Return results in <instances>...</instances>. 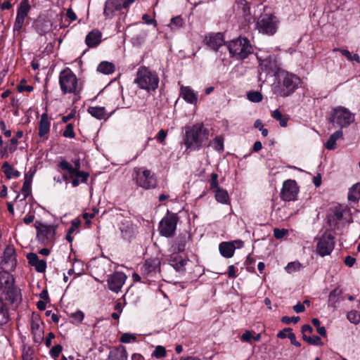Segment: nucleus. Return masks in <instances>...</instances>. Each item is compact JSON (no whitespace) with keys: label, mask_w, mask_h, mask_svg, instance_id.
<instances>
[{"label":"nucleus","mask_w":360,"mask_h":360,"mask_svg":"<svg viewBox=\"0 0 360 360\" xmlns=\"http://www.w3.org/2000/svg\"><path fill=\"white\" fill-rule=\"evenodd\" d=\"M209 137V131L202 123H196L192 126L185 127L184 143L186 149L198 150Z\"/></svg>","instance_id":"nucleus-1"},{"label":"nucleus","mask_w":360,"mask_h":360,"mask_svg":"<svg viewBox=\"0 0 360 360\" xmlns=\"http://www.w3.org/2000/svg\"><path fill=\"white\" fill-rule=\"evenodd\" d=\"M0 292L11 304H18L22 300L20 290L15 285V279L10 271H0Z\"/></svg>","instance_id":"nucleus-2"},{"label":"nucleus","mask_w":360,"mask_h":360,"mask_svg":"<svg viewBox=\"0 0 360 360\" xmlns=\"http://www.w3.org/2000/svg\"><path fill=\"white\" fill-rule=\"evenodd\" d=\"M138 86L148 91L155 90L159 84L158 75L146 67H140L136 72L134 80Z\"/></svg>","instance_id":"nucleus-3"},{"label":"nucleus","mask_w":360,"mask_h":360,"mask_svg":"<svg viewBox=\"0 0 360 360\" xmlns=\"http://www.w3.org/2000/svg\"><path fill=\"white\" fill-rule=\"evenodd\" d=\"M354 121V114L342 106H337L333 108L329 117V122L333 126L339 127L340 129L347 127Z\"/></svg>","instance_id":"nucleus-4"},{"label":"nucleus","mask_w":360,"mask_h":360,"mask_svg":"<svg viewBox=\"0 0 360 360\" xmlns=\"http://www.w3.org/2000/svg\"><path fill=\"white\" fill-rule=\"evenodd\" d=\"M228 49L231 56L237 60L246 58L252 53V47L246 38L239 37L229 42Z\"/></svg>","instance_id":"nucleus-5"},{"label":"nucleus","mask_w":360,"mask_h":360,"mask_svg":"<svg viewBox=\"0 0 360 360\" xmlns=\"http://www.w3.org/2000/svg\"><path fill=\"white\" fill-rule=\"evenodd\" d=\"M280 86L276 94L282 97L290 96L300 84V78L289 72H281L279 75Z\"/></svg>","instance_id":"nucleus-6"},{"label":"nucleus","mask_w":360,"mask_h":360,"mask_svg":"<svg viewBox=\"0 0 360 360\" xmlns=\"http://www.w3.org/2000/svg\"><path fill=\"white\" fill-rule=\"evenodd\" d=\"M59 84L64 94H76L79 92L78 79L70 68H66L60 72Z\"/></svg>","instance_id":"nucleus-7"},{"label":"nucleus","mask_w":360,"mask_h":360,"mask_svg":"<svg viewBox=\"0 0 360 360\" xmlns=\"http://www.w3.org/2000/svg\"><path fill=\"white\" fill-rule=\"evenodd\" d=\"M179 217L176 214L167 211L166 215L162 219L159 224L160 234L165 237H172L174 236Z\"/></svg>","instance_id":"nucleus-8"},{"label":"nucleus","mask_w":360,"mask_h":360,"mask_svg":"<svg viewBox=\"0 0 360 360\" xmlns=\"http://www.w3.org/2000/svg\"><path fill=\"white\" fill-rule=\"evenodd\" d=\"M259 60V78L260 80L266 79V77L269 74L276 73L279 68L276 58L274 56H269L264 58L257 56Z\"/></svg>","instance_id":"nucleus-9"},{"label":"nucleus","mask_w":360,"mask_h":360,"mask_svg":"<svg viewBox=\"0 0 360 360\" xmlns=\"http://www.w3.org/2000/svg\"><path fill=\"white\" fill-rule=\"evenodd\" d=\"M134 173V179L138 186L145 189H150L155 186L156 179L151 171L143 168H135Z\"/></svg>","instance_id":"nucleus-10"},{"label":"nucleus","mask_w":360,"mask_h":360,"mask_svg":"<svg viewBox=\"0 0 360 360\" xmlns=\"http://www.w3.org/2000/svg\"><path fill=\"white\" fill-rule=\"evenodd\" d=\"M257 28L259 32L267 35H273L277 30V20L273 15H261L257 22Z\"/></svg>","instance_id":"nucleus-11"},{"label":"nucleus","mask_w":360,"mask_h":360,"mask_svg":"<svg viewBox=\"0 0 360 360\" xmlns=\"http://www.w3.org/2000/svg\"><path fill=\"white\" fill-rule=\"evenodd\" d=\"M34 226L37 229V237L40 242L46 244L53 240L56 226L47 225L38 221H35Z\"/></svg>","instance_id":"nucleus-12"},{"label":"nucleus","mask_w":360,"mask_h":360,"mask_svg":"<svg viewBox=\"0 0 360 360\" xmlns=\"http://www.w3.org/2000/svg\"><path fill=\"white\" fill-rule=\"evenodd\" d=\"M126 11L120 0H107L104 5L103 15L105 19L125 15Z\"/></svg>","instance_id":"nucleus-13"},{"label":"nucleus","mask_w":360,"mask_h":360,"mask_svg":"<svg viewBox=\"0 0 360 360\" xmlns=\"http://www.w3.org/2000/svg\"><path fill=\"white\" fill-rule=\"evenodd\" d=\"M31 6L30 5L28 0H22L20 3L17 11L15 20L13 25L14 32H20L24 25L25 20L27 18Z\"/></svg>","instance_id":"nucleus-14"},{"label":"nucleus","mask_w":360,"mask_h":360,"mask_svg":"<svg viewBox=\"0 0 360 360\" xmlns=\"http://www.w3.org/2000/svg\"><path fill=\"white\" fill-rule=\"evenodd\" d=\"M16 265L17 260L15 258V250L13 247L8 246L4 250L2 260L1 262V271H14Z\"/></svg>","instance_id":"nucleus-15"},{"label":"nucleus","mask_w":360,"mask_h":360,"mask_svg":"<svg viewBox=\"0 0 360 360\" xmlns=\"http://www.w3.org/2000/svg\"><path fill=\"white\" fill-rule=\"evenodd\" d=\"M335 241L331 235H323L317 244L316 252L321 257L330 254L334 248Z\"/></svg>","instance_id":"nucleus-16"},{"label":"nucleus","mask_w":360,"mask_h":360,"mask_svg":"<svg viewBox=\"0 0 360 360\" xmlns=\"http://www.w3.org/2000/svg\"><path fill=\"white\" fill-rule=\"evenodd\" d=\"M298 193V187L296 181L288 179L283 182L281 197L283 200H295Z\"/></svg>","instance_id":"nucleus-17"},{"label":"nucleus","mask_w":360,"mask_h":360,"mask_svg":"<svg viewBox=\"0 0 360 360\" xmlns=\"http://www.w3.org/2000/svg\"><path fill=\"white\" fill-rule=\"evenodd\" d=\"M126 279L127 276L122 272H115L110 275L107 281L109 290L118 293L125 283Z\"/></svg>","instance_id":"nucleus-18"},{"label":"nucleus","mask_w":360,"mask_h":360,"mask_svg":"<svg viewBox=\"0 0 360 360\" xmlns=\"http://www.w3.org/2000/svg\"><path fill=\"white\" fill-rule=\"evenodd\" d=\"M235 244L238 245V248L243 246V243L241 240H234L233 242H222L219 244V250L220 254L226 257L231 258L233 257L236 246Z\"/></svg>","instance_id":"nucleus-19"},{"label":"nucleus","mask_w":360,"mask_h":360,"mask_svg":"<svg viewBox=\"0 0 360 360\" xmlns=\"http://www.w3.org/2000/svg\"><path fill=\"white\" fill-rule=\"evenodd\" d=\"M205 40L206 44L214 51H217L224 44V36L220 32L210 34Z\"/></svg>","instance_id":"nucleus-20"},{"label":"nucleus","mask_w":360,"mask_h":360,"mask_svg":"<svg viewBox=\"0 0 360 360\" xmlns=\"http://www.w3.org/2000/svg\"><path fill=\"white\" fill-rule=\"evenodd\" d=\"M27 259L29 264L34 266L37 271L43 273L46 271V262L44 259H39V257L35 253H29L27 255Z\"/></svg>","instance_id":"nucleus-21"},{"label":"nucleus","mask_w":360,"mask_h":360,"mask_svg":"<svg viewBox=\"0 0 360 360\" xmlns=\"http://www.w3.org/2000/svg\"><path fill=\"white\" fill-rule=\"evenodd\" d=\"M101 32L98 30L90 32L85 38V42L89 48H94L101 42Z\"/></svg>","instance_id":"nucleus-22"},{"label":"nucleus","mask_w":360,"mask_h":360,"mask_svg":"<svg viewBox=\"0 0 360 360\" xmlns=\"http://www.w3.org/2000/svg\"><path fill=\"white\" fill-rule=\"evenodd\" d=\"M180 94L187 103L193 104L198 101V95L189 86H181L180 88Z\"/></svg>","instance_id":"nucleus-23"},{"label":"nucleus","mask_w":360,"mask_h":360,"mask_svg":"<svg viewBox=\"0 0 360 360\" xmlns=\"http://www.w3.org/2000/svg\"><path fill=\"white\" fill-rule=\"evenodd\" d=\"M74 163L75 167H72L67 160H63L59 163L58 167L62 170L68 172L70 176L74 178V174L80 169V161L79 160H76Z\"/></svg>","instance_id":"nucleus-24"},{"label":"nucleus","mask_w":360,"mask_h":360,"mask_svg":"<svg viewBox=\"0 0 360 360\" xmlns=\"http://www.w3.org/2000/svg\"><path fill=\"white\" fill-rule=\"evenodd\" d=\"M50 130V122L49 121L48 115L44 113L39 122V136L42 138L46 135Z\"/></svg>","instance_id":"nucleus-25"},{"label":"nucleus","mask_w":360,"mask_h":360,"mask_svg":"<svg viewBox=\"0 0 360 360\" xmlns=\"http://www.w3.org/2000/svg\"><path fill=\"white\" fill-rule=\"evenodd\" d=\"M35 27L37 32L39 34L44 35L51 30L52 23L49 20H39L37 21Z\"/></svg>","instance_id":"nucleus-26"},{"label":"nucleus","mask_w":360,"mask_h":360,"mask_svg":"<svg viewBox=\"0 0 360 360\" xmlns=\"http://www.w3.org/2000/svg\"><path fill=\"white\" fill-rule=\"evenodd\" d=\"M343 135L342 129H339L332 134L327 142L325 144V147L328 150H333L336 147V141L341 138Z\"/></svg>","instance_id":"nucleus-27"},{"label":"nucleus","mask_w":360,"mask_h":360,"mask_svg":"<svg viewBox=\"0 0 360 360\" xmlns=\"http://www.w3.org/2000/svg\"><path fill=\"white\" fill-rule=\"evenodd\" d=\"M8 321V309L2 298L0 297V326L5 325Z\"/></svg>","instance_id":"nucleus-28"},{"label":"nucleus","mask_w":360,"mask_h":360,"mask_svg":"<svg viewBox=\"0 0 360 360\" xmlns=\"http://www.w3.org/2000/svg\"><path fill=\"white\" fill-rule=\"evenodd\" d=\"M97 70L104 75H110L114 72L115 65L112 63L103 61L98 65Z\"/></svg>","instance_id":"nucleus-29"},{"label":"nucleus","mask_w":360,"mask_h":360,"mask_svg":"<svg viewBox=\"0 0 360 360\" xmlns=\"http://www.w3.org/2000/svg\"><path fill=\"white\" fill-rule=\"evenodd\" d=\"M2 170L5 174L6 178L12 179L13 177H18L20 176V172L15 169H14L8 162H4L2 165Z\"/></svg>","instance_id":"nucleus-30"},{"label":"nucleus","mask_w":360,"mask_h":360,"mask_svg":"<svg viewBox=\"0 0 360 360\" xmlns=\"http://www.w3.org/2000/svg\"><path fill=\"white\" fill-rule=\"evenodd\" d=\"M88 112L98 120L103 119L105 116V110L103 107H89Z\"/></svg>","instance_id":"nucleus-31"},{"label":"nucleus","mask_w":360,"mask_h":360,"mask_svg":"<svg viewBox=\"0 0 360 360\" xmlns=\"http://www.w3.org/2000/svg\"><path fill=\"white\" fill-rule=\"evenodd\" d=\"M360 198V184H354L349 191L348 200L356 202Z\"/></svg>","instance_id":"nucleus-32"},{"label":"nucleus","mask_w":360,"mask_h":360,"mask_svg":"<svg viewBox=\"0 0 360 360\" xmlns=\"http://www.w3.org/2000/svg\"><path fill=\"white\" fill-rule=\"evenodd\" d=\"M215 198L217 202L222 204H227L229 201V196L226 190L217 188L215 191Z\"/></svg>","instance_id":"nucleus-33"},{"label":"nucleus","mask_w":360,"mask_h":360,"mask_svg":"<svg viewBox=\"0 0 360 360\" xmlns=\"http://www.w3.org/2000/svg\"><path fill=\"white\" fill-rule=\"evenodd\" d=\"M186 243V234L179 235L175 240L174 249L179 252H183Z\"/></svg>","instance_id":"nucleus-34"},{"label":"nucleus","mask_w":360,"mask_h":360,"mask_svg":"<svg viewBox=\"0 0 360 360\" xmlns=\"http://www.w3.org/2000/svg\"><path fill=\"white\" fill-rule=\"evenodd\" d=\"M236 4L238 9L241 11L244 17L250 14V8L246 0H236Z\"/></svg>","instance_id":"nucleus-35"},{"label":"nucleus","mask_w":360,"mask_h":360,"mask_svg":"<svg viewBox=\"0 0 360 360\" xmlns=\"http://www.w3.org/2000/svg\"><path fill=\"white\" fill-rule=\"evenodd\" d=\"M214 150L222 152L224 150V139L221 136H217L210 144Z\"/></svg>","instance_id":"nucleus-36"},{"label":"nucleus","mask_w":360,"mask_h":360,"mask_svg":"<svg viewBox=\"0 0 360 360\" xmlns=\"http://www.w3.org/2000/svg\"><path fill=\"white\" fill-rule=\"evenodd\" d=\"M271 116L276 120L279 121L281 127H285L288 123V119L283 117L279 110H276L272 112Z\"/></svg>","instance_id":"nucleus-37"},{"label":"nucleus","mask_w":360,"mask_h":360,"mask_svg":"<svg viewBox=\"0 0 360 360\" xmlns=\"http://www.w3.org/2000/svg\"><path fill=\"white\" fill-rule=\"evenodd\" d=\"M115 356L114 360H127L128 358L127 350L122 346L116 349Z\"/></svg>","instance_id":"nucleus-38"},{"label":"nucleus","mask_w":360,"mask_h":360,"mask_svg":"<svg viewBox=\"0 0 360 360\" xmlns=\"http://www.w3.org/2000/svg\"><path fill=\"white\" fill-rule=\"evenodd\" d=\"M302 338L304 341H306L307 342H308L309 344L310 345H323V342L321 341L320 337L319 336H313V337H310V336H307L306 334H304V335L302 336Z\"/></svg>","instance_id":"nucleus-39"},{"label":"nucleus","mask_w":360,"mask_h":360,"mask_svg":"<svg viewBox=\"0 0 360 360\" xmlns=\"http://www.w3.org/2000/svg\"><path fill=\"white\" fill-rule=\"evenodd\" d=\"M183 25V19L181 16L178 15L171 19L169 26L172 30H177Z\"/></svg>","instance_id":"nucleus-40"},{"label":"nucleus","mask_w":360,"mask_h":360,"mask_svg":"<svg viewBox=\"0 0 360 360\" xmlns=\"http://www.w3.org/2000/svg\"><path fill=\"white\" fill-rule=\"evenodd\" d=\"M302 264L300 262H292L288 264V265L285 266V270L288 273L292 274L293 272L300 270Z\"/></svg>","instance_id":"nucleus-41"},{"label":"nucleus","mask_w":360,"mask_h":360,"mask_svg":"<svg viewBox=\"0 0 360 360\" xmlns=\"http://www.w3.org/2000/svg\"><path fill=\"white\" fill-rule=\"evenodd\" d=\"M248 98L249 101L254 102V103H258L260 102L262 100V95L259 91H251L248 93Z\"/></svg>","instance_id":"nucleus-42"},{"label":"nucleus","mask_w":360,"mask_h":360,"mask_svg":"<svg viewBox=\"0 0 360 360\" xmlns=\"http://www.w3.org/2000/svg\"><path fill=\"white\" fill-rule=\"evenodd\" d=\"M171 262L174 268L178 270L186 264V260L180 257H175L174 259H171Z\"/></svg>","instance_id":"nucleus-43"},{"label":"nucleus","mask_w":360,"mask_h":360,"mask_svg":"<svg viewBox=\"0 0 360 360\" xmlns=\"http://www.w3.org/2000/svg\"><path fill=\"white\" fill-rule=\"evenodd\" d=\"M31 186L32 183L29 181H24L21 191L23 194V200H25L31 193Z\"/></svg>","instance_id":"nucleus-44"},{"label":"nucleus","mask_w":360,"mask_h":360,"mask_svg":"<svg viewBox=\"0 0 360 360\" xmlns=\"http://www.w3.org/2000/svg\"><path fill=\"white\" fill-rule=\"evenodd\" d=\"M120 229L123 234L124 237L128 236L131 233V224L129 221H126V223L122 224V225L120 227Z\"/></svg>","instance_id":"nucleus-45"},{"label":"nucleus","mask_w":360,"mask_h":360,"mask_svg":"<svg viewBox=\"0 0 360 360\" xmlns=\"http://www.w3.org/2000/svg\"><path fill=\"white\" fill-rule=\"evenodd\" d=\"M63 136L67 138H74L75 134L73 130V126L71 124L66 125L65 129L63 133Z\"/></svg>","instance_id":"nucleus-46"},{"label":"nucleus","mask_w":360,"mask_h":360,"mask_svg":"<svg viewBox=\"0 0 360 360\" xmlns=\"http://www.w3.org/2000/svg\"><path fill=\"white\" fill-rule=\"evenodd\" d=\"M156 358H162L166 355L165 348L162 346H157L153 353Z\"/></svg>","instance_id":"nucleus-47"},{"label":"nucleus","mask_w":360,"mask_h":360,"mask_svg":"<svg viewBox=\"0 0 360 360\" xmlns=\"http://www.w3.org/2000/svg\"><path fill=\"white\" fill-rule=\"evenodd\" d=\"M74 176H76L78 179H80L82 182L85 183L88 179L89 174L87 172L78 170L74 174Z\"/></svg>","instance_id":"nucleus-48"},{"label":"nucleus","mask_w":360,"mask_h":360,"mask_svg":"<svg viewBox=\"0 0 360 360\" xmlns=\"http://www.w3.org/2000/svg\"><path fill=\"white\" fill-rule=\"evenodd\" d=\"M63 347L60 345H56L50 351L52 357L57 358L62 352Z\"/></svg>","instance_id":"nucleus-49"},{"label":"nucleus","mask_w":360,"mask_h":360,"mask_svg":"<svg viewBox=\"0 0 360 360\" xmlns=\"http://www.w3.org/2000/svg\"><path fill=\"white\" fill-rule=\"evenodd\" d=\"M84 314L81 311H77L70 314V317L74 319V321L76 323H80L84 319Z\"/></svg>","instance_id":"nucleus-50"},{"label":"nucleus","mask_w":360,"mask_h":360,"mask_svg":"<svg viewBox=\"0 0 360 360\" xmlns=\"http://www.w3.org/2000/svg\"><path fill=\"white\" fill-rule=\"evenodd\" d=\"M31 329H32V332L34 334H37V333L41 332L39 320H37V321L33 320L32 321Z\"/></svg>","instance_id":"nucleus-51"},{"label":"nucleus","mask_w":360,"mask_h":360,"mask_svg":"<svg viewBox=\"0 0 360 360\" xmlns=\"http://www.w3.org/2000/svg\"><path fill=\"white\" fill-rule=\"evenodd\" d=\"M299 320H300L299 316H292V317L283 316L281 319V321L286 324H290L292 322L296 323L298 322Z\"/></svg>","instance_id":"nucleus-52"},{"label":"nucleus","mask_w":360,"mask_h":360,"mask_svg":"<svg viewBox=\"0 0 360 360\" xmlns=\"http://www.w3.org/2000/svg\"><path fill=\"white\" fill-rule=\"evenodd\" d=\"M136 338L134 335L129 333H124L122 335L120 340L124 343H129L131 340H134Z\"/></svg>","instance_id":"nucleus-53"},{"label":"nucleus","mask_w":360,"mask_h":360,"mask_svg":"<svg viewBox=\"0 0 360 360\" xmlns=\"http://www.w3.org/2000/svg\"><path fill=\"white\" fill-rule=\"evenodd\" d=\"M287 232L288 231L285 229H275L274 230V235L276 238L279 239L283 238Z\"/></svg>","instance_id":"nucleus-54"},{"label":"nucleus","mask_w":360,"mask_h":360,"mask_svg":"<svg viewBox=\"0 0 360 360\" xmlns=\"http://www.w3.org/2000/svg\"><path fill=\"white\" fill-rule=\"evenodd\" d=\"M80 224L81 221L79 219H74L72 221L71 226L68 230L69 233H72L75 230H77L79 228Z\"/></svg>","instance_id":"nucleus-55"},{"label":"nucleus","mask_w":360,"mask_h":360,"mask_svg":"<svg viewBox=\"0 0 360 360\" xmlns=\"http://www.w3.org/2000/svg\"><path fill=\"white\" fill-rule=\"evenodd\" d=\"M210 186L212 188L217 189L218 187V175L216 173H212L211 176Z\"/></svg>","instance_id":"nucleus-56"},{"label":"nucleus","mask_w":360,"mask_h":360,"mask_svg":"<svg viewBox=\"0 0 360 360\" xmlns=\"http://www.w3.org/2000/svg\"><path fill=\"white\" fill-rule=\"evenodd\" d=\"M35 169H32L31 168L25 174V181H29V182H32V180H33V177L34 176V174H35Z\"/></svg>","instance_id":"nucleus-57"},{"label":"nucleus","mask_w":360,"mask_h":360,"mask_svg":"<svg viewBox=\"0 0 360 360\" xmlns=\"http://www.w3.org/2000/svg\"><path fill=\"white\" fill-rule=\"evenodd\" d=\"M347 319L351 323H357L359 321V319L357 317L355 311L349 312L347 314Z\"/></svg>","instance_id":"nucleus-58"},{"label":"nucleus","mask_w":360,"mask_h":360,"mask_svg":"<svg viewBox=\"0 0 360 360\" xmlns=\"http://www.w3.org/2000/svg\"><path fill=\"white\" fill-rule=\"evenodd\" d=\"M253 336L250 330H245V332L241 336V340L243 342H250L252 339Z\"/></svg>","instance_id":"nucleus-59"},{"label":"nucleus","mask_w":360,"mask_h":360,"mask_svg":"<svg viewBox=\"0 0 360 360\" xmlns=\"http://www.w3.org/2000/svg\"><path fill=\"white\" fill-rule=\"evenodd\" d=\"M167 132L164 129H161L157 134L156 139L161 143H163L167 137Z\"/></svg>","instance_id":"nucleus-60"},{"label":"nucleus","mask_w":360,"mask_h":360,"mask_svg":"<svg viewBox=\"0 0 360 360\" xmlns=\"http://www.w3.org/2000/svg\"><path fill=\"white\" fill-rule=\"evenodd\" d=\"M291 331L292 329L290 328H284L283 330L278 332V333L277 334V337L282 339L286 338H288V333H292Z\"/></svg>","instance_id":"nucleus-61"},{"label":"nucleus","mask_w":360,"mask_h":360,"mask_svg":"<svg viewBox=\"0 0 360 360\" xmlns=\"http://www.w3.org/2000/svg\"><path fill=\"white\" fill-rule=\"evenodd\" d=\"M288 338L290 340L291 343L295 347H300V343L296 340L295 335L293 333H288Z\"/></svg>","instance_id":"nucleus-62"},{"label":"nucleus","mask_w":360,"mask_h":360,"mask_svg":"<svg viewBox=\"0 0 360 360\" xmlns=\"http://www.w3.org/2000/svg\"><path fill=\"white\" fill-rule=\"evenodd\" d=\"M333 51L340 52L343 56H346L349 60L352 61V54L349 51H347L346 49H340L338 48H335L333 49Z\"/></svg>","instance_id":"nucleus-63"},{"label":"nucleus","mask_w":360,"mask_h":360,"mask_svg":"<svg viewBox=\"0 0 360 360\" xmlns=\"http://www.w3.org/2000/svg\"><path fill=\"white\" fill-rule=\"evenodd\" d=\"M356 262V259L354 257H352L351 256H347L345 259V264L351 267L352 266L354 263Z\"/></svg>","instance_id":"nucleus-64"}]
</instances>
